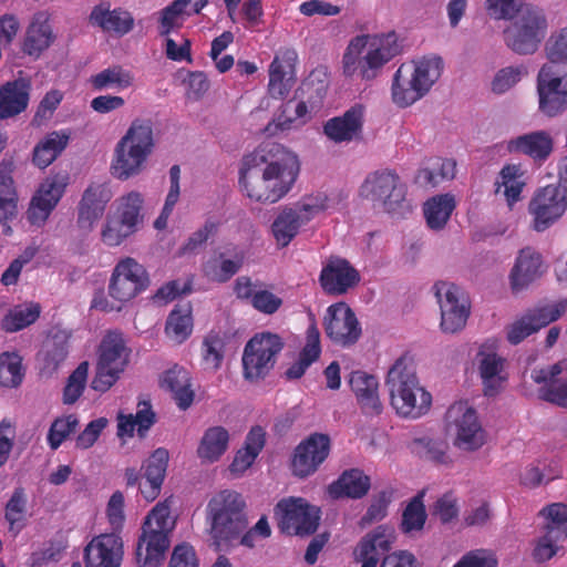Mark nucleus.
I'll return each instance as SVG.
<instances>
[{
  "label": "nucleus",
  "mask_w": 567,
  "mask_h": 567,
  "mask_svg": "<svg viewBox=\"0 0 567 567\" xmlns=\"http://www.w3.org/2000/svg\"><path fill=\"white\" fill-rule=\"evenodd\" d=\"M193 326L190 303L176 305L167 317L165 333L171 340L181 344L190 337Z\"/></svg>",
  "instance_id": "obj_44"
},
{
  "label": "nucleus",
  "mask_w": 567,
  "mask_h": 567,
  "mask_svg": "<svg viewBox=\"0 0 567 567\" xmlns=\"http://www.w3.org/2000/svg\"><path fill=\"white\" fill-rule=\"evenodd\" d=\"M395 34L381 37L357 35L348 44L342 64L346 76L358 74L362 80H373L381 69L399 54Z\"/></svg>",
  "instance_id": "obj_2"
},
{
  "label": "nucleus",
  "mask_w": 567,
  "mask_h": 567,
  "mask_svg": "<svg viewBox=\"0 0 567 567\" xmlns=\"http://www.w3.org/2000/svg\"><path fill=\"white\" fill-rule=\"evenodd\" d=\"M31 80L19 76L0 86V120L13 117L28 107Z\"/></svg>",
  "instance_id": "obj_31"
},
{
  "label": "nucleus",
  "mask_w": 567,
  "mask_h": 567,
  "mask_svg": "<svg viewBox=\"0 0 567 567\" xmlns=\"http://www.w3.org/2000/svg\"><path fill=\"white\" fill-rule=\"evenodd\" d=\"M265 443V430L259 425L252 426L246 435L244 447L236 452L229 471L237 476L244 474L254 464Z\"/></svg>",
  "instance_id": "obj_38"
},
{
  "label": "nucleus",
  "mask_w": 567,
  "mask_h": 567,
  "mask_svg": "<svg viewBox=\"0 0 567 567\" xmlns=\"http://www.w3.org/2000/svg\"><path fill=\"white\" fill-rule=\"evenodd\" d=\"M385 383L391 405L399 415L417 419L430 409L432 395L420 385L411 357L402 355L395 360L388 372Z\"/></svg>",
  "instance_id": "obj_3"
},
{
  "label": "nucleus",
  "mask_w": 567,
  "mask_h": 567,
  "mask_svg": "<svg viewBox=\"0 0 567 567\" xmlns=\"http://www.w3.org/2000/svg\"><path fill=\"white\" fill-rule=\"evenodd\" d=\"M123 540L117 533L95 536L84 548L85 567H120Z\"/></svg>",
  "instance_id": "obj_24"
},
{
  "label": "nucleus",
  "mask_w": 567,
  "mask_h": 567,
  "mask_svg": "<svg viewBox=\"0 0 567 567\" xmlns=\"http://www.w3.org/2000/svg\"><path fill=\"white\" fill-rule=\"evenodd\" d=\"M299 91L302 96L307 95V101L295 102V100H289L282 104L274 123H269L267 126V132L274 133L271 130L272 125L280 131L298 128L305 125L309 120L308 104L311 109L320 106L327 94V85L323 82L315 85L313 80L309 78L301 83Z\"/></svg>",
  "instance_id": "obj_11"
},
{
  "label": "nucleus",
  "mask_w": 567,
  "mask_h": 567,
  "mask_svg": "<svg viewBox=\"0 0 567 567\" xmlns=\"http://www.w3.org/2000/svg\"><path fill=\"white\" fill-rule=\"evenodd\" d=\"M179 4L174 1L161 10L158 19V33L161 37H168L171 32L184 23V13L178 9Z\"/></svg>",
  "instance_id": "obj_64"
},
{
  "label": "nucleus",
  "mask_w": 567,
  "mask_h": 567,
  "mask_svg": "<svg viewBox=\"0 0 567 567\" xmlns=\"http://www.w3.org/2000/svg\"><path fill=\"white\" fill-rule=\"evenodd\" d=\"M524 74H526V69L523 65L501 69L493 79V92L497 94L505 93L518 83Z\"/></svg>",
  "instance_id": "obj_63"
},
{
  "label": "nucleus",
  "mask_w": 567,
  "mask_h": 567,
  "mask_svg": "<svg viewBox=\"0 0 567 567\" xmlns=\"http://www.w3.org/2000/svg\"><path fill=\"white\" fill-rule=\"evenodd\" d=\"M543 258L539 252L530 247L519 250L515 264L509 272L511 289L518 293L529 287L544 274Z\"/></svg>",
  "instance_id": "obj_28"
},
{
  "label": "nucleus",
  "mask_w": 567,
  "mask_h": 567,
  "mask_svg": "<svg viewBox=\"0 0 567 567\" xmlns=\"http://www.w3.org/2000/svg\"><path fill=\"white\" fill-rule=\"evenodd\" d=\"M523 176L524 172L519 165L507 164L501 169L495 182V192L498 193L502 187L504 188L503 194L511 208L522 199V192L525 186Z\"/></svg>",
  "instance_id": "obj_45"
},
{
  "label": "nucleus",
  "mask_w": 567,
  "mask_h": 567,
  "mask_svg": "<svg viewBox=\"0 0 567 567\" xmlns=\"http://www.w3.org/2000/svg\"><path fill=\"white\" fill-rule=\"evenodd\" d=\"M40 315L41 306L38 302L17 305L1 319L0 327L9 333L18 332L34 323Z\"/></svg>",
  "instance_id": "obj_47"
},
{
  "label": "nucleus",
  "mask_w": 567,
  "mask_h": 567,
  "mask_svg": "<svg viewBox=\"0 0 567 567\" xmlns=\"http://www.w3.org/2000/svg\"><path fill=\"white\" fill-rule=\"evenodd\" d=\"M370 487V476L360 468H350L343 471L338 480L328 486V493L334 499H360L368 494Z\"/></svg>",
  "instance_id": "obj_34"
},
{
  "label": "nucleus",
  "mask_w": 567,
  "mask_h": 567,
  "mask_svg": "<svg viewBox=\"0 0 567 567\" xmlns=\"http://www.w3.org/2000/svg\"><path fill=\"white\" fill-rule=\"evenodd\" d=\"M324 331L332 342L341 347L354 344L361 336L355 313L346 302H338L328 308Z\"/></svg>",
  "instance_id": "obj_19"
},
{
  "label": "nucleus",
  "mask_w": 567,
  "mask_h": 567,
  "mask_svg": "<svg viewBox=\"0 0 567 567\" xmlns=\"http://www.w3.org/2000/svg\"><path fill=\"white\" fill-rule=\"evenodd\" d=\"M161 386L172 393L181 410L185 411L193 404L195 393L192 390L189 373L183 367L175 364L165 371L161 378Z\"/></svg>",
  "instance_id": "obj_36"
},
{
  "label": "nucleus",
  "mask_w": 567,
  "mask_h": 567,
  "mask_svg": "<svg viewBox=\"0 0 567 567\" xmlns=\"http://www.w3.org/2000/svg\"><path fill=\"white\" fill-rule=\"evenodd\" d=\"M405 194V186L399 175L388 169L369 174L360 187L362 197L382 203L388 212L395 210L404 200Z\"/></svg>",
  "instance_id": "obj_16"
},
{
  "label": "nucleus",
  "mask_w": 567,
  "mask_h": 567,
  "mask_svg": "<svg viewBox=\"0 0 567 567\" xmlns=\"http://www.w3.org/2000/svg\"><path fill=\"white\" fill-rule=\"evenodd\" d=\"M171 520L169 499L155 505L147 514L136 545L135 557L140 567H159L169 548Z\"/></svg>",
  "instance_id": "obj_7"
},
{
  "label": "nucleus",
  "mask_w": 567,
  "mask_h": 567,
  "mask_svg": "<svg viewBox=\"0 0 567 567\" xmlns=\"http://www.w3.org/2000/svg\"><path fill=\"white\" fill-rule=\"evenodd\" d=\"M319 282L326 293L341 296L360 282V274L347 259L330 257L321 269Z\"/></svg>",
  "instance_id": "obj_22"
},
{
  "label": "nucleus",
  "mask_w": 567,
  "mask_h": 567,
  "mask_svg": "<svg viewBox=\"0 0 567 567\" xmlns=\"http://www.w3.org/2000/svg\"><path fill=\"white\" fill-rule=\"evenodd\" d=\"M168 461V451L164 447H157L143 462L141 467L143 482L140 483V492L147 502L155 501L161 494Z\"/></svg>",
  "instance_id": "obj_26"
},
{
  "label": "nucleus",
  "mask_w": 567,
  "mask_h": 567,
  "mask_svg": "<svg viewBox=\"0 0 567 567\" xmlns=\"http://www.w3.org/2000/svg\"><path fill=\"white\" fill-rule=\"evenodd\" d=\"M567 209V187L559 183L539 188L528 205L532 227L544 231L554 225Z\"/></svg>",
  "instance_id": "obj_13"
},
{
  "label": "nucleus",
  "mask_w": 567,
  "mask_h": 567,
  "mask_svg": "<svg viewBox=\"0 0 567 567\" xmlns=\"http://www.w3.org/2000/svg\"><path fill=\"white\" fill-rule=\"evenodd\" d=\"M454 209L455 199L450 194L436 195L430 198L423 208L427 226L433 230L443 229Z\"/></svg>",
  "instance_id": "obj_46"
},
{
  "label": "nucleus",
  "mask_w": 567,
  "mask_h": 567,
  "mask_svg": "<svg viewBox=\"0 0 567 567\" xmlns=\"http://www.w3.org/2000/svg\"><path fill=\"white\" fill-rule=\"evenodd\" d=\"M112 193L106 185L91 184L83 193L78 207V226L83 231H91L102 218Z\"/></svg>",
  "instance_id": "obj_25"
},
{
  "label": "nucleus",
  "mask_w": 567,
  "mask_h": 567,
  "mask_svg": "<svg viewBox=\"0 0 567 567\" xmlns=\"http://www.w3.org/2000/svg\"><path fill=\"white\" fill-rule=\"evenodd\" d=\"M456 162L452 158H435L430 167L419 171L416 179L422 185L436 186L455 177Z\"/></svg>",
  "instance_id": "obj_49"
},
{
  "label": "nucleus",
  "mask_w": 567,
  "mask_h": 567,
  "mask_svg": "<svg viewBox=\"0 0 567 567\" xmlns=\"http://www.w3.org/2000/svg\"><path fill=\"white\" fill-rule=\"evenodd\" d=\"M52 27L45 13L39 12L34 16L28 27L22 50L25 54L39 58L43 51L54 42Z\"/></svg>",
  "instance_id": "obj_35"
},
{
  "label": "nucleus",
  "mask_w": 567,
  "mask_h": 567,
  "mask_svg": "<svg viewBox=\"0 0 567 567\" xmlns=\"http://www.w3.org/2000/svg\"><path fill=\"white\" fill-rule=\"evenodd\" d=\"M90 20L104 31L121 35L128 33L134 25V19L130 12L122 9L110 10L103 3L94 7Z\"/></svg>",
  "instance_id": "obj_41"
},
{
  "label": "nucleus",
  "mask_w": 567,
  "mask_h": 567,
  "mask_svg": "<svg viewBox=\"0 0 567 567\" xmlns=\"http://www.w3.org/2000/svg\"><path fill=\"white\" fill-rule=\"evenodd\" d=\"M69 134L51 132L33 150V163L40 168L48 167L68 146Z\"/></svg>",
  "instance_id": "obj_48"
},
{
  "label": "nucleus",
  "mask_w": 567,
  "mask_h": 567,
  "mask_svg": "<svg viewBox=\"0 0 567 567\" xmlns=\"http://www.w3.org/2000/svg\"><path fill=\"white\" fill-rule=\"evenodd\" d=\"M79 425V420L75 415L69 414L65 416L56 417L48 433V444L51 450H58L61 444L75 432Z\"/></svg>",
  "instance_id": "obj_59"
},
{
  "label": "nucleus",
  "mask_w": 567,
  "mask_h": 567,
  "mask_svg": "<svg viewBox=\"0 0 567 567\" xmlns=\"http://www.w3.org/2000/svg\"><path fill=\"white\" fill-rule=\"evenodd\" d=\"M128 354L130 351L125 346L122 333L110 331L102 339L99 347L97 364L123 372L128 361Z\"/></svg>",
  "instance_id": "obj_40"
},
{
  "label": "nucleus",
  "mask_w": 567,
  "mask_h": 567,
  "mask_svg": "<svg viewBox=\"0 0 567 567\" xmlns=\"http://www.w3.org/2000/svg\"><path fill=\"white\" fill-rule=\"evenodd\" d=\"M235 293L241 300H248L250 305L264 315H274L282 306V299L268 289L261 281H251L247 276L236 279Z\"/></svg>",
  "instance_id": "obj_29"
},
{
  "label": "nucleus",
  "mask_w": 567,
  "mask_h": 567,
  "mask_svg": "<svg viewBox=\"0 0 567 567\" xmlns=\"http://www.w3.org/2000/svg\"><path fill=\"white\" fill-rule=\"evenodd\" d=\"M135 233L136 230L133 227L124 224V221L114 214L106 217L101 231V239L106 246L116 247Z\"/></svg>",
  "instance_id": "obj_56"
},
{
  "label": "nucleus",
  "mask_w": 567,
  "mask_h": 567,
  "mask_svg": "<svg viewBox=\"0 0 567 567\" xmlns=\"http://www.w3.org/2000/svg\"><path fill=\"white\" fill-rule=\"evenodd\" d=\"M441 309V328L444 332L462 330L470 316V301L463 290L452 282L439 281L434 285Z\"/></svg>",
  "instance_id": "obj_14"
},
{
  "label": "nucleus",
  "mask_w": 567,
  "mask_h": 567,
  "mask_svg": "<svg viewBox=\"0 0 567 567\" xmlns=\"http://www.w3.org/2000/svg\"><path fill=\"white\" fill-rule=\"evenodd\" d=\"M150 284V278L144 266L135 259L127 257L115 266L109 293L120 302H126L144 291Z\"/></svg>",
  "instance_id": "obj_15"
},
{
  "label": "nucleus",
  "mask_w": 567,
  "mask_h": 567,
  "mask_svg": "<svg viewBox=\"0 0 567 567\" xmlns=\"http://www.w3.org/2000/svg\"><path fill=\"white\" fill-rule=\"evenodd\" d=\"M23 377L22 358L17 352L0 353V385L17 388L22 383Z\"/></svg>",
  "instance_id": "obj_51"
},
{
  "label": "nucleus",
  "mask_w": 567,
  "mask_h": 567,
  "mask_svg": "<svg viewBox=\"0 0 567 567\" xmlns=\"http://www.w3.org/2000/svg\"><path fill=\"white\" fill-rule=\"evenodd\" d=\"M393 496V489L386 488L377 493L365 514L360 519V526L367 527L375 522L382 520L388 514V507Z\"/></svg>",
  "instance_id": "obj_60"
},
{
  "label": "nucleus",
  "mask_w": 567,
  "mask_h": 567,
  "mask_svg": "<svg viewBox=\"0 0 567 567\" xmlns=\"http://www.w3.org/2000/svg\"><path fill=\"white\" fill-rule=\"evenodd\" d=\"M443 61L440 56H424L402 63L393 76L392 101L399 107H408L423 97L440 79Z\"/></svg>",
  "instance_id": "obj_5"
},
{
  "label": "nucleus",
  "mask_w": 567,
  "mask_h": 567,
  "mask_svg": "<svg viewBox=\"0 0 567 567\" xmlns=\"http://www.w3.org/2000/svg\"><path fill=\"white\" fill-rule=\"evenodd\" d=\"M547 21L543 12L536 8H525L504 30L506 45L518 54H532L544 40Z\"/></svg>",
  "instance_id": "obj_9"
},
{
  "label": "nucleus",
  "mask_w": 567,
  "mask_h": 567,
  "mask_svg": "<svg viewBox=\"0 0 567 567\" xmlns=\"http://www.w3.org/2000/svg\"><path fill=\"white\" fill-rule=\"evenodd\" d=\"M89 374V362H81L76 369L69 375L63 389L62 401L64 404H74L83 394Z\"/></svg>",
  "instance_id": "obj_57"
},
{
  "label": "nucleus",
  "mask_w": 567,
  "mask_h": 567,
  "mask_svg": "<svg viewBox=\"0 0 567 567\" xmlns=\"http://www.w3.org/2000/svg\"><path fill=\"white\" fill-rule=\"evenodd\" d=\"M284 347L282 338L269 331L256 333L250 338L243 353L245 379L256 381L266 378L275 368Z\"/></svg>",
  "instance_id": "obj_8"
},
{
  "label": "nucleus",
  "mask_w": 567,
  "mask_h": 567,
  "mask_svg": "<svg viewBox=\"0 0 567 567\" xmlns=\"http://www.w3.org/2000/svg\"><path fill=\"white\" fill-rule=\"evenodd\" d=\"M564 372H567V360L534 369L532 379L535 383L542 384L537 391L542 401L567 409V375L559 378Z\"/></svg>",
  "instance_id": "obj_21"
},
{
  "label": "nucleus",
  "mask_w": 567,
  "mask_h": 567,
  "mask_svg": "<svg viewBox=\"0 0 567 567\" xmlns=\"http://www.w3.org/2000/svg\"><path fill=\"white\" fill-rule=\"evenodd\" d=\"M425 492H419L406 505L402 514L401 529L409 534L422 530L426 522V511L423 503Z\"/></svg>",
  "instance_id": "obj_52"
},
{
  "label": "nucleus",
  "mask_w": 567,
  "mask_h": 567,
  "mask_svg": "<svg viewBox=\"0 0 567 567\" xmlns=\"http://www.w3.org/2000/svg\"><path fill=\"white\" fill-rule=\"evenodd\" d=\"M280 515V526L290 535H311L319 525V509L309 505L303 498L281 499L276 506Z\"/></svg>",
  "instance_id": "obj_18"
},
{
  "label": "nucleus",
  "mask_w": 567,
  "mask_h": 567,
  "mask_svg": "<svg viewBox=\"0 0 567 567\" xmlns=\"http://www.w3.org/2000/svg\"><path fill=\"white\" fill-rule=\"evenodd\" d=\"M416 453L425 461L435 465H450L452 460L447 454V444L441 440L417 439L414 441Z\"/></svg>",
  "instance_id": "obj_54"
},
{
  "label": "nucleus",
  "mask_w": 567,
  "mask_h": 567,
  "mask_svg": "<svg viewBox=\"0 0 567 567\" xmlns=\"http://www.w3.org/2000/svg\"><path fill=\"white\" fill-rule=\"evenodd\" d=\"M297 62V52L293 49L280 50L269 65L268 92L274 99L286 96L290 90L286 75L292 73Z\"/></svg>",
  "instance_id": "obj_33"
},
{
  "label": "nucleus",
  "mask_w": 567,
  "mask_h": 567,
  "mask_svg": "<svg viewBox=\"0 0 567 567\" xmlns=\"http://www.w3.org/2000/svg\"><path fill=\"white\" fill-rule=\"evenodd\" d=\"M391 549V535L384 526L368 533L355 546L353 558L361 567H377L381 557Z\"/></svg>",
  "instance_id": "obj_30"
},
{
  "label": "nucleus",
  "mask_w": 567,
  "mask_h": 567,
  "mask_svg": "<svg viewBox=\"0 0 567 567\" xmlns=\"http://www.w3.org/2000/svg\"><path fill=\"white\" fill-rule=\"evenodd\" d=\"M539 110L554 117L567 109V64H544L537 76Z\"/></svg>",
  "instance_id": "obj_10"
},
{
  "label": "nucleus",
  "mask_w": 567,
  "mask_h": 567,
  "mask_svg": "<svg viewBox=\"0 0 567 567\" xmlns=\"http://www.w3.org/2000/svg\"><path fill=\"white\" fill-rule=\"evenodd\" d=\"M320 209L319 205L302 202L282 207L270 227L277 246L287 247L299 234L300 228L312 220Z\"/></svg>",
  "instance_id": "obj_17"
},
{
  "label": "nucleus",
  "mask_w": 567,
  "mask_h": 567,
  "mask_svg": "<svg viewBox=\"0 0 567 567\" xmlns=\"http://www.w3.org/2000/svg\"><path fill=\"white\" fill-rule=\"evenodd\" d=\"M245 508L243 495L233 489L220 491L208 502L207 514L212 520V536L217 550H226L246 529Z\"/></svg>",
  "instance_id": "obj_4"
},
{
  "label": "nucleus",
  "mask_w": 567,
  "mask_h": 567,
  "mask_svg": "<svg viewBox=\"0 0 567 567\" xmlns=\"http://www.w3.org/2000/svg\"><path fill=\"white\" fill-rule=\"evenodd\" d=\"M296 154L279 143L266 142L244 156L239 169V187L250 200L276 204L292 188L298 174Z\"/></svg>",
  "instance_id": "obj_1"
},
{
  "label": "nucleus",
  "mask_w": 567,
  "mask_h": 567,
  "mask_svg": "<svg viewBox=\"0 0 567 567\" xmlns=\"http://www.w3.org/2000/svg\"><path fill=\"white\" fill-rule=\"evenodd\" d=\"M566 311L567 298H564L554 303H547L529 309L526 315L538 331L539 329L558 320Z\"/></svg>",
  "instance_id": "obj_55"
},
{
  "label": "nucleus",
  "mask_w": 567,
  "mask_h": 567,
  "mask_svg": "<svg viewBox=\"0 0 567 567\" xmlns=\"http://www.w3.org/2000/svg\"><path fill=\"white\" fill-rule=\"evenodd\" d=\"M89 81L95 91H123L133 85L134 76L130 70L120 64H114L91 75Z\"/></svg>",
  "instance_id": "obj_43"
},
{
  "label": "nucleus",
  "mask_w": 567,
  "mask_h": 567,
  "mask_svg": "<svg viewBox=\"0 0 567 567\" xmlns=\"http://www.w3.org/2000/svg\"><path fill=\"white\" fill-rule=\"evenodd\" d=\"M364 110L355 104L342 115L329 118L323 124V134L334 143H344L361 136L364 122Z\"/></svg>",
  "instance_id": "obj_27"
},
{
  "label": "nucleus",
  "mask_w": 567,
  "mask_h": 567,
  "mask_svg": "<svg viewBox=\"0 0 567 567\" xmlns=\"http://www.w3.org/2000/svg\"><path fill=\"white\" fill-rule=\"evenodd\" d=\"M542 514L547 518L546 530L554 532V534L566 539L567 505L563 503L550 504L542 511Z\"/></svg>",
  "instance_id": "obj_62"
},
{
  "label": "nucleus",
  "mask_w": 567,
  "mask_h": 567,
  "mask_svg": "<svg viewBox=\"0 0 567 567\" xmlns=\"http://www.w3.org/2000/svg\"><path fill=\"white\" fill-rule=\"evenodd\" d=\"M225 347V339L219 332L210 331L205 336L202 344V355L208 368L213 370L220 368L224 360Z\"/></svg>",
  "instance_id": "obj_58"
},
{
  "label": "nucleus",
  "mask_w": 567,
  "mask_h": 567,
  "mask_svg": "<svg viewBox=\"0 0 567 567\" xmlns=\"http://www.w3.org/2000/svg\"><path fill=\"white\" fill-rule=\"evenodd\" d=\"M478 371L484 385V394L486 396L496 395L503 383L507 380L502 375L505 360L495 352H478Z\"/></svg>",
  "instance_id": "obj_39"
},
{
  "label": "nucleus",
  "mask_w": 567,
  "mask_h": 567,
  "mask_svg": "<svg viewBox=\"0 0 567 567\" xmlns=\"http://www.w3.org/2000/svg\"><path fill=\"white\" fill-rule=\"evenodd\" d=\"M229 432L224 426L208 427L198 444L197 456L205 462H217L227 451Z\"/></svg>",
  "instance_id": "obj_42"
},
{
  "label": "nucleus",
  "mask_w": 567,
  "mask_h": 567,
  "mask_svg": "<svg viewBox=\"0 0 567 567\" xmlns=\"http://www.w3.org/2000/svg\"><path fill=\"white\" fill-rule=\"evenodd\" d=\"M64 178L58 176L44 179L33 195L27 218L31 225L42 226L55 208L65 192Z\"/></svg>",
  "instance_id": "obj_23"
},
{
  "label": "nucleus",
  "mask_w": 567,
  "mask_h": 567,
  "mask_svg": "<svg viewBox=\"0 0 567 567\" xmlns=\"http://www.w3.org/2000/svg\"><path fill=\"white\" fill-rule=\"evenodd\" d=\"M154 147L153 127L150 121H134L118 141L111 165L114 177L126 181L138 175Z\"/></svg>",
  "instance_id": "obj_6"
},
{
  "label": "nucleus",
  "mask_w": 567,
  "mask_h": 567,
  "mask_svg": "<svg viewBox=\"0 0 567 567\" xmlns=\"http://www.w3.org/2000/svg\"><path fill=\"white\" fill-rule=\"evenodd\" d=\"M507 148L511 153L524 154L543 162L553 152V138L545 131H536L511 140Z\"/></svg>",
  "instance_id": "obj_37"
},
{
  "label": "nucleus",
  "mask_w": 567,
  "mask_h": 567,
  "mask_svg": "<svg viewBox=\"0 0 567 567\" xmlns=\"http://www.w3.org/2000/svg\"><path fill=\"white\" fill-rule=\"evenodd\" d=\"M240 267L241 260L223 259L218 262L217 259H213L204 265V274L213 281L226 282L239 271Z\"/></svg>",
  "instance_id": "obj_61"
},
{
  "label": "nucleus",
  "mask_w": 567,
  "mask_h": 567,
  "mask_svg": "<svg viewBox=\"0 0 567 567\" xmlns=\"http://www.w3.org/2000/svg\"><path fill=\"white\" fill-rule=\"evenodd\" d=\"M446 430L454 434V445L465 451H476L485 442L476 411L466 403L458 402L449 408L445 414Z\"/></svg>",
  "instance_id": "obj_12"
},
{
  "label": "nucleus",
  "mask_w": 567,
  "mask_h": 567,
  "mask_svg": "<svg viewBox=\"0 0 567 567\" xmlns=\"http://www.w3.org/2000/svg\"><path fill=\"white\" fill-rule=\"evenodd\" d=\"M143 203L144 199L141 193L135 190L130 192L118 199L115 215L121 218L124 224L133 227L137 231L143 224V215L141 213Z\"/></svg>",
  "instance_id": "obj_50"
},
{
  "label": "nucleus",
  "mask_w": 567,
  "mask_h": 567,
  "mask_svg": "<svg viewBox=\"0 0 567 567\" xmlns=\"http://www.w3.org/2000/svg\"><path fill=\"white\" fill-rule=\"evenodd\" d=\"M4 509V517L9 523L10 530L19 533L24 527L27 512V496L22 487L14 488Z\"/></svg>",
  "instance_id": "obj_53"
},
{
  "label": "nucleus",
  "mask_w": 567,
  "mask_h": 567,
  "mask_svg": "<svg viewBox=\"0 0 567 567\" xmlns=\"http://www.w3.org/2000/svg\"><path fill=\"white\" fill-rule=\"evenodd\" d=\"M349 384L364 414L377 415L382 411L379 398V382L374 375L363 371H353L350 374Z\"/></svg>",
  "instance_id": "obj_32"
},
{
  "label": "nucleus",
  "mask_w": 567,
  "mask_h": 567,
  "mask_svg": "<svg viewBox=\"0 0 567 567\" xmlns=\"http://www.w3.org/2000/svg\"><path fill=\"white\" fill-rule=\"evenodd\" d=\"M329 452L330 437L327 434L309 435L295 450L291 462L292 473L298 477L311 475L326 461Z\"/></svg>",
  "instance_id": "obj_20"
}]
</instances>
